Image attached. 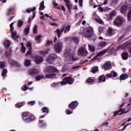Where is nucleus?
Here are the masks:
<instances>
[{
    "instance_id": "1",
    "label": "nucleus",
    "mask_w": 131,
    "mask_h": 131,
    "mask_svg": "<svg viewBox=\"0 0 131 131\" xmlns=\"http://www.w3.org/2000/svg\"><path fill=\"white\" fill-rule=\"evenodd\" d=\"M23 119L25 122H31V121H34L35 120V117L34 115L25 112L22 114Z\"/></svg>"
},
{
    "instance_id": "2",
    "label": "nucleus",
    "mask_w": 131,
    "mask_h": 131,
    "mask_svg": "<svg viewBox=\"0 0 131 131\" xmlns=\"http://www.w3.org/2000/svg\"><path fill=\"white\" fill-rule=\"evenodd\" d=\"M7 16H9V18L8 21H11L15 18L16 15V8L15 7H11L8 8L7 12L6 13Z\"/></svg>"
},
{
    "instance_id": "3",
    "label": "nucleus",
    "mask_w": 131,
    "mask_h": 131,
    "mask_svg": "<svg viewBox=\"0 0 131 131\" xmlns=\"http://www.w3.org/2000/svg\"><path fill=\"white\" fill-rule=\"evenodd\" d=\"M94 29L92 27H89L86 28L84 32V36L87 38H91L94 35Z\"/></svg>"
},
{
    "instance_id": "4",
    "label": "nucleus",
    "mask_w": 131,
    "mask_h": 131,
    "mask_svg": "<svg viewBox=\"0 0 131 131\" xmlns=\"http://www.w3.org/2000/svg\"><path fill=\"white\" fill-rule=\"evenodd\" d=\"M63 48V42L59 41L55 43L53 46V49L55 53H61Z\"/></svg>"
},
{
    "instance_id": "5",
    "label": "nucleus",
    "mask_w": 131,
    "mask_h": 131,
    "mask_svg": "<svg viewBox=\"0 0 131 131\" xmlns=\"http://www.w3.org/2000/svg\"><path fill=\"white\" fill-rule=\"evenodd\" d=\"M108 51H109V49H104L103 50L99 52L96 54L95 56L93 57V59L91 60V61H93L96 60H101V58H99V57H102V56H103V55H104V54H106V53H107Z\"/></svg>"
},
{
    "instance_id": "6",
    "label": "nucleus",
    "mask_w": 131,
    "mask_h": 131,
    "mask_svg": "<svg viewBox=\"0 0 131 131\" xmlns=\"http://www.w3.org/2000/svg\"><path fill=\"white\" fill-rule=\"evenodd\" d=\"M114 24L116 26H121L123 24V18L121 16H118L114 21Z\"/></svg>"
},
{
    "instance_id": "7",
    "label": "nucleus",
    "mask_w": 131,
    "mask_h": 131,
    "mask_svg": "<svg viewBox=\"0 0 131 131\" xmlns=\"http://www.w3.org/2000/svg\"><path fill=\"white\" fill-rule=\"evenodd\" d=\"M78 54L79 56H82V57H86L88 56V51L86 49L83 47H80L78 50Z\"/></svg>"
},
{
    "instance_id": "8",
    "label": "nucleus",
    "mask_w": 131,
    "mask_h": 131,
    "mask_svg": "<svg viewBox=\"0 0 131 131\" xmlns=\"http://www.w3.org/2000/svg\"><path fill=\"white\" fill-rule=\"evenodd\" d=\"M56 59H57V55L52 54L49 55L48 57L46 58V61L49 64H52Z\"/></svg>"
},
{
    "instance_id": "9",
    "label": "nucleus",
    "mask_w": 131,
    "mask_h": 131,
    "mask_svg": "<svg viewBox=\"0 0 131 131\" xmlns=\"http://www.w3.org/2000/svg\"><path fill=\"white\" fill-rule=\"evenodd\" d=\"M34 61L36 64H40L43 62V57L40 56H34Z\"/></svg>"
},
{
    "instance_id": "10",
    "label": "nucleus",
    "mask_w": 131,
    "mask_h": 131,
    "mask_svg": "<svg viewBox=\"0 0 131 131\" xmlns=\"http://www.w3.org/2000/svg\"><path fill=\"white\" fill-rule=\"evenodd\" d=\"M78 105V102L77 101H72L69 104V107L71 110H74Z\"/></svg>"
},
{
    "instance_id": "11",
    "label": "nucleus",
    "mask_w": 131,
    "mask_h": 131,
    "mask_svg": "<svg viewBox=\"0 0 131 131\" xmlns=\"http://www.w3.org/2000/svg\"><path fill=\"white\" fill-rule=\"evenodd\" d=\"M63 80L67 81V83L68 84H72L74 82V78H72L71 76L65 77Z\"/></svg>"
},
{
    "instance_id": "12",
    "label": "nucleus",
    "mask_w": 131,
    "mask_h": 131,
    "mask_svg": "<svg viewBox=\"0 0 131 131\" xmlns=\"http://www.w3.org/2000/svg\"><path fill=\"white\" fill-rule=\"evenodd\" d=\"M64 29H65V27H62L60 28V29H57L55 31V33L57 34L58 38H60L61 37V35L62 34L61 33H62V32H64Z\"/></svg>"
},
{
    "instance_id": "13",
    "label": "nucleus",
    "mask_w": 131,
    "mask_h": 131,
    "mask_svg": "<svg viewBox=\"0 0 131 131\" xmlns=\"http://www.w3.org/2000/svg\"><path fill=\"white\" fill-rule=\"evenodd\" d=\"M36 10V7H33L32 8H29L26 9V13H30L31 12H33V16H32V19H34L35 17L36 13L34 12V11Z\"/></svg>"
},
{
    "instance_id": "14",
    "label": "nucleus",
    "mask_w": 131,
    "mask_h": 131,
    "mask_svg": "<svg viewBox=\"0 0 131 131\" xmlns=\"http://www.w3.org/2000/svg\"><path fill=\"white\" fill-rule=\"evenodd\" d=\"M64 3H66V6L69 10V12L71 13V9H72L73 5L70 4V1L69 0H64Z\"/></svg>"
},
{
    "instance_id": "15",
    "label": "nucleus",
    "mask_w": 131,
    "mask_h": 131,
    "mask_svg": "<svg viewBox=\"0 0 131 131\" xmlns=\"http://www.w3.org/2000/svg\"><path fill=\"white\" fill-rule=\"evenodd\" d=\"M46 70L49 73H51V72H57L58 71V70H57V69H56V68H55L53 66L47 67L46 68Z\"/></svg>"
},
{
    "instance_id": "16",
    "label": "nucleus",
    "mask_w": 131,
    "mask_h": 131,
    "mask_svg": "<svg viewBox=\"0 0 131 131\" xmlns=\"http://www.w3.org/2000/svg\"><path fill=\"white\" fill-rule=\"evenodd\" d=\"M11 33V37L12 39H14V40H17V39L20 37L19 35H17V32L16 31H12Z\"/></svg>"
},
{
    "instance_id": "17",
    "label": "nucleus",
    "mask_w": 131,
    "mask_h": 131,
    "mask_svg": "<svg viewBox=\"0 0 131 131\" xmlns=\"http://www.w3.org/2000/svg\"><path fill=\"white\" fill-rule=\"evenodd\" d=\"M112 67H111V62H107L103 64V69L105 70H109V69H111Z\"/></svg>"
},
{
    "instance_id": "18",
    "label": "nucleus",
    "mask_w": 131,
    "mask_h": 131,
    "mask_svg": "<svg viewBox=\"0 0 131 131\" xmlns=\"http://www.w3.org/2000/svg\"><path fill=\"white\" fill-rule=\"evenodd\" d=\"M124 110V108H120L118 111H116L114 112V115H113V117H115V116H116V115H122V114H121V113H122V112H123Z\"/></svg>"
},
{
    "instance_id": "19",
    "label": "nucleus",
    "mask_w": 131,
    "mask_h": 131,
    "mask_svg": "<svg viewBox=\"0 0 131 131\" xmlns=\"http://www.w3.org/2000/svg\"><path fill=\"white\" fill-rule=\"evenodd\" d=\"M46 78H48V79H53V78H57L56 75L55 73H51V74H47L46 75Z\"/></svg>"
},
{
    "instance_id": "20",
    "label": "nucleus",
    "mask_w": 131,
    "mask_h": 131,
    "mask_svg": "<svg viewBox=\"0 0 131 131\" xmlns=\"http://www.w3.org/2000/svg\"><path fill=\"white\" fill-rule=\"evenodd\" d=\"M128 75H127V74L126 73H124V74H122L120 76V82H121V80H125V79H127V78H128Z\"/></svg>"
},
{
    "instance_id": "21",
    "label": "nucleus",
    "mask_w": 131,
    "mask_h": 131,
    "mask_svg": "<svg viewBox=\"0 0 131 131\" xmlns=\"http://www.w3.org/2000/svg\"><path fill=\"white\" fill-rule=\"evenodd\" d=\"M106 78H107L106 77H105V75H102L100 76L99 77L98 83H100V82H101V81L102 82H105V81H106Z\"/></svg>"
},
{
    "instance_id": "22",
    "label": "nucleus",
    "mask_w": 131,
    "mask_h": 131,
    "mask_svg": "<svg viewBox=\"0 0 131 131\" xmlns=\"http://www.w3.org/2000/svg\"><path fill=\"white\" fill-rule=\"evenodd\" d=\"M121 56L122 60H127L128 59V53L127 52H123L121 53Z\"/></svg>"
},
{
    "instance_id": "23",
    "label": "nucleus",
    "mask_w": 131,
    "mask_h": 131,
    "mask_svg": "<svg viewBox=\"0 0 131 131\" xmlns=\"http://www.w3.org/2000/svg\"><path fill=\"white\" fill-rule=\"evenodd\" d=\"M127 10V6L126 5H123L121 7L120 12L122 14H125Z\"/></svg>"
},
{
    "instance_id": "24",
    "label": "nucleus",
    "mask_w": 131,
    "mask_h": 131,
    "mask_svg": "<svg viewBox=\"0 0 131 131\" xmlns=\"http://www.w3.org/2000/svg\"><path fill=\"white\" fill-rule=\"evenodd\" d=\"M39 71L37 70V69H32L29 72V73L30 74V75H36V74H37L38 73H39Z\"/></svg>"
},
{
    "instance_id": "25",
    "label": "nucleus",
    "mask_w": 131,
    "mask_h": 131,
    "mask_svg": "<svg viewBox=\"0 0 131 131\" xmlns=\"http://www.w3.org/2000/svg\"><path fill=\"white\" fill-rule=\"evenodd\" d=\"M39 122V126L40 127H46V126L47 125V123L45 122H43V120H40L38 121Z\"/></svg>"
},
{
    "instance_id": "26",
    "label": "nucleus",
    "mask_w": 131,
    "mask_h": 131,
    "mask_svg": "<svg viewBox=\"0 0 131 131\" xmlns=\"http://www.w3.org/2000/svg\"><path fill=\"white\" fill-rule=\"evenodd\" d=\"M29 31H30V26L29 25L27 26L24 31L25 35H27L29 34Z\"/></svg>"
},
{
    "instance_id": "27",
    "label": "nucleus",
    "mask_w": 131,
    "mask_h": 131,
    "mask_svg": "<svg viewBox=\"0 0 131 131\" xmlns=\"http://www.w3.org/2000/svg\"><path fill=\"white\" fill-rule=\"evenodd\" d=\"M5 48H10L11 47V41L9 40H5L4 42Z\"/></svg>"
},
{
    "instance_id": "28",
    "label": "nucleus",
    "mask_w": 131,
    "mask_h": 131,
    "mask_svg": "<svg viewBox=\"0 0 131 131\" xmlns=\"http://www.w3.org/2000/svg\"><path fill=\"white\" fill-rule=\"evenodd\" d=\"M25 105V102L23 101L22 102H17L15 104L16 108H21V107H23Z\"/></svg>"
},
{
    "instance_id": "29",
    "label": "nucleus",
    "mask_w": 131,
    "mask_h": 131,
    "mask_svg": "<svg viewBox=\"0 0 131 131\" xmlns=\"http://www.w3.org/2000/svg\"><path fill=\"white\" fill-rule=\"evenodd\" d=\"M95 79L92 78V77H89L86 80V81L88 84H93V82H95Z\"/></svg>"
},
{
    "instance_id": "30",
    "label": "nucleus",
    "mask_w": 131,
    "mask_h": 131,
    "mask_svg": "<svg viewBox=\"0 0 131 131\" xmlns=\"http://www.w3.org/2000/svg\"><path fill=\"white\" fill-rule=\"evenodd\" d=\"M45 8H46V6H45V1H42L40 3L39 10L42 11L43 10H45Z\"/></svg>"
},
{
    "instance_id": "31",
    "label": "nucleus",
    "mask_w": 131,
    "mask_h": 131,
    "mask_svg": "<svg viewBox=\"0 0 131 131\" xmlns=\"http://www.w3.org/2000/svg\"><path fill=\"white\" fill-rule=\"evenodd\" d=\"M116 14V11L115 10H113L110 13L109 19L110 20H112L113 17L115 16Z\"/></svg>"
},
{
    "instance_id": "32",
    "label": "nucleus",
    "mask_w": 131,
    "mask_h": 131,
    "mask_svg": "<svg viewBox=\"0 0 131 131\" xmlns=\"http://www.w3.org/2000/svg\"><path fill=\"white\" fill-rule=\"evenodd\" d=\"M9 61H10L11 65H15V66L19 67V63H18V62H17L16 61L14 60V59H9Z\"/></svg>"
},
{
    "instance_id": "33",
    "label": "nucleus",
    "mask_w": 131,
    "mask_h": 131,
    "mask_svg": "<svg viewBox=\"0 0 131 131\" xmlns=\"http://www.w3.org/2000/svg\"><path fill=\"white\" fill-rule=\"evenodd\" d=\"M88 48H89V51H90V52H92V53H94V52H95L96 50L95 46H92L90 44H89L88 45Z\"/></svg>"
},
{
    "instance_id": "34",
    "label": "nucleus",
    "mask_w": 131,
    "mask_h": 131,
    "mask_svg": "<svg viewBox=\"0 0 131 131\" xmlns=\"http://www.w3.org/2000/svg\"><path fill=\"white\" fill-rule=\"evenodd\" d=\"M107 46V42L106 41H101L98 43V47H100V48H104Z\"/></svg>"
},
{
    "instance_id": "35",
    "label": "nucleus",
    "mask_w": 131,
    "mask_h": 131,
    "mask_svg": "<svg viewBox=\"0 0 131 131\" xmlns=\"http://www.w3.org/2000/svg\"><path fill=\"white\" fill-rule=\"evenodd\" d=\"M72 39L74 41L76 45H78V43H79V38H78V37H73Z\"/></svg>"
},
{
    "instance_id": "36",
    "label": "nucleus",
    "mask_w": 131,
    "mask_h": 131,
    "mask_svg": "<svg viewBox=\"0 0 131 131\" xmlns=\"http://www.w3.org/2000/svg\"><path fill=\"white\" fill-rule=\"evenodd\" d=\"M51 85L54 88V89H56V88H59L60 86V82H53Z\"/></svg>"
},
{
    "instance_id": "37",
    "label": "nucleus",
    "mask_w": 131,
    "mask_h": 131,
    "mask_svg": "<svg viewBox=\"0 0 131 131\" xmlns=\"http://www.w3.org/2000/svg\"><path fill=\"white\" fill-rule=\"evenodd\" d=\"M42 111L43 112V113H46L47 114H49V113L50 112V110L49 108L47 107H43L42 108Z\"/></svg>"
},
{
    "instance_id": "38",
    "label": "nucleus",
    "mask_w": 131,
    "mask_h": 131,
    "mask_svg": "<svg viewBox=\"0 0 131 131\" xmlns=\"http://www.w3.org/2000/svg\"><path fill=\"white\" fill-rule=\"evenodd\" d=\"M21 46V53H25L26 52V48L24 46V43H20Z\"/></svg>"
},
{
    "instance_id": "39",
    "label": "nucleus",
    "mask_w": 131,
    "mask_h": 131,
    "mask_svg": "<svg viewBox=\"0 0 131 131\" xmlns=\"http://www.w3.org/2000/svg\"><path fill=\"white\" fill-rule=\"evenodd\" d=\"M71 28V26L70 25L67 26L64 29V33H67V32H69V31H70Z\"/></svg>"
},
{
    "instance_id": "40",
    "label": "nucleus",
    "mask_w": 131,
    "mask_h": 131,
    "mask_svg": "<svg viewBox=\"0 0 131 131\" xmlns=\"http://www.w3.org/2000/svg\"><path fill=\"white\" fill-rule=\"evenodd\" d=\"M31 64V61L29 59H26L25 61V65L27 67H28V66H30V64Z\"/></svg>"
},
{
    "instance_id": "41",
    "label": "nucleus",
    "mask_w": 131,
    "mask_h": 131,
    "mask_svg": "<svg viewBox=\"0 0 131 131\" xmlns=\"http://www.w3.org/2000/svg\"><path fill=\"white\" fill-rule=\"evenodd\" d=\"M113 30L112 28H108L107 31V34L108 36H112L113 35Z\"/></svg>"
},
{
    "instance_id": "42",
    "label": "nucleus",
    "mask_w": 131,
    "mask_h": 131,
    "mask_svg": "<svg viewBox=\"0 0 131 131\" xmlns=\"http://www.w3.org/2000/svg\"><path fill=\"white\" fill-rule=\"evenodd\" d=\"M45 78V76L43 75H38L35 77V79L37 81L40 80V79H43Z\"/></svg>"
},
{
    "instance_id": "43",
    "label": "nucleus",
    "mask_w": 131,
    "mask_h": 131,
    "mask_svg": "<svg viewBox=\"0 0 131 131\" xmlns=\"http://www.w3.org/2000/svg\"><path fill=\"white\" fill-rule=\"evenodd\" d=\"M40 55H42L43 57H45L47 54H49V51L48 50L46 51H40L39 52Z\"/></svg>"
},
{
    "instance_id": "44",
    "label": "nucleus",
    "mask_w": 131,
    "mask_h": 131,
    "mask_svg": "<svg viewBox=\"0 0 131 131\" xmlns=\"http://www.w3.org/2000/svg\"><path fill=\"white\" fill-rule=\"evenodd\" d=\"M23 24H24V22H23V20H18L17 21V27H21V26H23Z\"/></svg>"
},
{
    "instance_id": "45",
    "label": "nucleus",
    "mask_w": 131,
    "mask_h": 131,
    "mask_svg": "<svg viewBox=\"0 0 131 131\" xmlns=\"http://www.w3.org/2000/svg\"><path fill=\"white\" fill-rule=\"evenodd\" d=\"M45 46L47 47H49V46H53V42L52 40H48L45 44Z\"/></svg>"
},
{
    "instance_id": "46",
    "label": "nucleus",
    "mask_w": 131,
    "mask_h": 131,
    "mask_svg": "<svg viewBox=\"0 0 131 131\" xmlns=\"http://www.w3.org/2000/svg\"><path fill=\"white\" fill-rule=\"evenodd\" d=\"M32 53V48H29L28 51L26 53V56L27 57L28 56H29V55H31Z\"/></svg>"
},
{
    "instance_id": "47",
    "label": "nucleus",
    "mask_w": 131,
    "mask_h": 131,
    "mask_svg": "<svg viewBox=\"0 0 131 131\" xmlns=\"http://www.w3.org/2000/svg\"><path fill=\"white\" fill-rule=\"evenodd\" d=\"M111 73L112 74V77H113L114 78H115V77L117 76V73L114 71H112L111 72Z\"/></svg>"
},
{
    "instance_id": "48",
    "label": "nucleus",
    "mask_w": 131,
    "mask_h": 131,
    "mask_svg": "<svg viewBox=\"0 0 131 131\" xmlns=\"http://www.w3.org/2000/svg\"><path fill=\"white\" fill-rule=\"evenodd\" d=\"M98 70V67H94L92 69V73H96V72H97Z\"/></svg>"
},
{
    "instance_id": "49",
    "label": "nucleus",
    "mask_w": 131,
    "mask_h": 131,
    "mask_svg": "<svg viewBox=\"0 0 131 131\" xmlns=\"http://www.w3.org/2000/svg\"><path fill=\"white\" fill-rule=\"evenodd\" d=\"M42 37V36L40 35H38V36L35 37V40H36V41L39 42L40 41V38Z\"/></svg>"
},
{
    "instance_id": "50",
    "label": "nucleus",
    "mask_w": 131,
    "mask_h": 131,
    "mask_svg": "<svg viewBox=\"0 0 131 131\" xmlns=\"http://www.w3.org/2000/svg\"><path fill=\"white\" fill-rule=\"evenodd\" d=\"M33 34H37V26L35 25L33 28Z\"/></svg>"
},
{
    "instance_id": "51",
    "label": "nucleus",
    "mask_w": 131,
    "mask_h": 131,
    "mask_svg": "<svg viewBox=\"0 0 131 131\" xmlns=\"http://www.w3.org/2000/svg\"><path fill=\"white\" fill-rule=\"evenodd\" d=\"M6 67V65L5 64V62L0 61V69H4Z\"/></svg>"
},
{
    "instance_id": "52",
    "label": "nucleus",
    "mask_w": 131,
    "mask_h": 131,
    "mask_svg": "<svg viewBox=\"0 0 131 131\" xmlns=\"http://www.w3.org/2000/svg\"><path fill=\"white\" fill-rule=\"evenodd\" d=\"M131 123H128L126 124L122 129L121 130H118L117 131H123L128 126V125H130Z\"/></svg>"
},
{
    "instance_id": "53",
    "label": "nucleus",
    "mask_w": 131,
    "mask_h": 131,
    "mask_svg": "<svg viewBox=\"0 0 131 131\" xmlns=\"http://www.w3.org/2000/svg\"><path fill=\"white\" fill-rule=\"evenodd\" d=\"M7 73H8V70L7 69H4L2 71V76H3V77H5Z\"/></svg>"
},
{
    "instance_id": "54",
    "label": "nucleus",
    "mask_w": 131,
    "mask_h": 131,
    "mask_svg": "<svg viewBox=\"0 0 131 131\" xmlns=\"http://www.w3.org/2000/svg\"><path fill=\"white\" fill-rule=\"evenodd\" d=\"M73 112L72 111H70L69 108H68L66 111V113L67 114V115H69L70 114H72V113Z\"/></svg>"
},
{
    "instance_id": "55",
    "label": "nucleus",
    "mask_w": 131,
    "mask_h": 131,
    "mask_svg": "<svg viewBox=\"0 0 131 131\" xmlns=\"http://www.w3.org/2000/svg\"><path fill=\"white\" fill-rule=\"evenodd\" d=\"M111 4L112 5H117L118 4V0H113Z\"/></svg>"
},
{
    "instance_id": "56",
    "label": "nucleus",
    "mask_w": 131,
    "mask_h": 131,
    "mask_svg": "<svg viewBox=\"0 0 131 131\" xmlns=\"http://www.w3.org/2000/svg\"><path fill=\"white\" fill-rule=\"evenodd\" d=\"M96 21H97V23H99V24H104V21H103V20L101 19H96Z\"/></svg>"
},
{
    "instance_id": "57",
    "label": "nucleus",
    "mask_w": 131,
    "mask_h": 131,
    "mask_svg": "<svg viewBox=\"0 0 131 131\" xmlns=\"http://www.w3.org/2000/svg\"><path fill=\"white\" fill-rule=\"evenodd\" d=\"M127 18L128 20H131V10L128 12Z\"/></svg>"
},
{
    "instance_id": "58",
    "label": "nucleus",
    "mask_w": 131,
    "mask_h": 131,
    "mask_svg": "<svg viewBox=\"0 0 131 131\" xmlns=\"http://www.w3.org/2000/svg\"><path fill=\"white\" fill-rule=\"evenodd\" d=\"M60 84H61V85H65L66 84H67V82L66 80H63L60 82Z\"/></svg>"
},
{
    "instance_id": "59",
    "label": "nucleus",
    "mask_w": 131,
    "mask_h": 131,
    "mask_svg": "<svg viewBox=\"0 0 131 131\" xmlns=\"http://www.w3.org/2000/svg\"><path fill=\"white\" fill-rule=\"evenodd\" d=\"M28 105H30V106H33L35 104V101H30L28 103Z\"/></svg>"
},
{
    "instance_id": "60",
    "label": "nucleus",
    "mask_w": 131,
    "mask_h": 131,
    "mask_svg": "<svg viewBox=\"0 0 131 131\" xmlns=\"http://www.w3.org/2000/svg\"><path fill=\"white\" fill-rule=\"evenodd\" d=\"M27 47L28 48H29V49H32V45H31V43L28 42H27Z\"/></svg>"
},
{
    "instance_id": "61",
    "label": "nucleus",
    "mask_w": 131,
    "mask_h": 131,
    "mask_svg": "<svg viewBox=\"0 0 131 131\" xmlns=\"http://www.w3.org/2000/svg\"><path fill=\"white\" fill-rule=\"evenodd\" d=\"M130 111V110L125 111V109L124 108V110L123 111L122 113H121L120 114H125V113H128V112Z\"/></svg>"
},
{
    "instance_id": "62",
    "label": "nucleus",
    "mask_w": 131,
    "mask_h": 131,
    "mask_svg": "<svg viewBox=\"0 0 131 131\" xmlns=\"http://www.w3.org/2000/svg\"><path fill=\"white\" fill-rule=\"evenodd\" d=\"M106 77H107V78H112V74L111 73V74H107Z\"/></svg>"
},
{
    "instance_id": "63",
    "label": "nucleus",
    "mask_w": 131,
    "mask_h": 131,
    "mask_svg": "<svg viewBox=\"0 0 131 131\" xmlns=\"http://www.w3.org/2000/svg\"><path fill=\"white\" fill-rule=\"evenodd\" d=\"M14 25V23H12L10 25V32H13V29H12V28L13 27V26Z\"/></svg>"
},
{
    "instance_id": "64",
    "label": "nucleus",
    "mask_w": 131,
    "mask_h": 131,
    "mask_svg": "<svg viewBox=\"0 0 131 131\" xmlns=\"http://www.w3.org/2000/svg\"><path fill=\"white\" fill-rule=\"evenodd\" d=\"M124 38V36H121L118 38V41H120L121 40H122Z\"/></svg>"
}]
</instances>
